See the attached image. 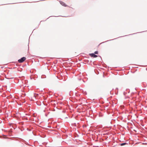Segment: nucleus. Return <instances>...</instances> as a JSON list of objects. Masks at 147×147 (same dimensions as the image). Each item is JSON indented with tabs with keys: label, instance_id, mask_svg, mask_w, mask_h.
Segmentation results:
<instances>
[{
	"label": "nucleus",
	"instance_id": "obj_2",
	"mask_svg": "<svg viewBox=\"0 0 147 147\" xmlns=\"http://www.w3.org/2000/svg\"><path fill=\"white\" fill-rule=\"evenodd\" d=\"M59 2H60V3L63 6H64L65 7H66L67 6V5H66V4L63 2L62 1H59Z\"/></svg>",
	"mask_w": 147,
	"mask_h": 147
},
{
	"label": "nucleus",
	"instance_id": "obj_1",
	"mask_svg": "<svg viewBox=\"0 0 147 147\" xmlns=\"http://www.w3.org/2000/svg\"><path fill=\"white\" fill-rule=\"evenodd\" d=\"M26 59V58L23 57L22 58L18 60V61L19 63H21L25 61Z\"/></svg>",
	"mask_w": 147,
	"mask_h": 147
},
{
	"label": "nucleus",
	"instance_id": "obj_3",
	"mask_svg": "<svg viewBox=\"0 0 147 147\" xmlns=\"http://www.w3.org/2000/svg\"><path fill=\"white\" fill-rule=\"evenodd\" d=\"M89 55L91 57H97V56L94 53H91Z\"/></svg>",
	"mask_w": 147,
	"mask_h": 147
},
{
	"label": "nucleus",
	"instance_id": "obj_5",
	"mask_svg": "<svg viewBox=\"0 0 147 147\" xmlns=\"http://www.w3.org/2000/svg\"><path fill=\"white\" fill-rule=\"evenodd\" d=\"M98 51H95V52H94V54H98Z\"/></svg>",
	"mask_w": 147,
	"mask_h": 147
},
{
	"label": "nucleus",
	"instance_id": "obj_4",
	"mask_svg": "<svg viewBox=\"0 0 147 147\" xmlns=\"http://www.w3.org/2000/svg\"><path fill=\"white\" fill-rule=\"evenodd\" d=\"M127 144L126 143H122V144H121V146H123L124 145H125V144Z\"/></svg>",
	"mask_w": 147,
	"mask_h": 147
}]
</instances>
